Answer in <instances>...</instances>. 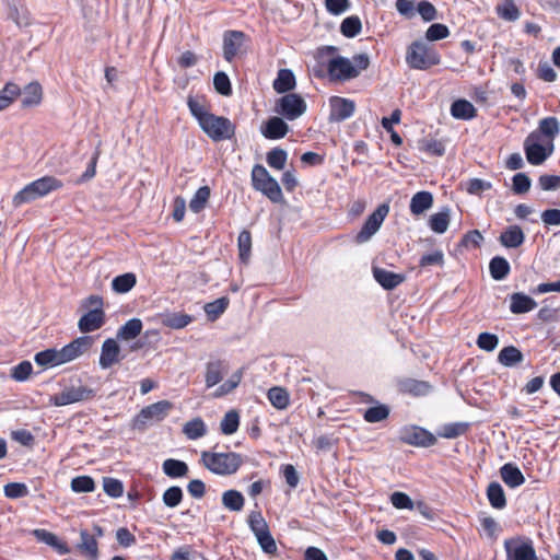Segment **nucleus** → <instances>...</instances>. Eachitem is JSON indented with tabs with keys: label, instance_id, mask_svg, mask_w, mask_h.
<instances>
[{
	"label": "nucleus",
	"instance_id": "f257e3e1",
	"mask_svg": "<svg viewBox=\"0 0 560 560\" xmlns=\"http://www.w3.org/2000/svg\"><path fill=\"white\" fill-rule=\"evenodd\" d=\"M63 187V183L55 176H44L30 184L18 191L12 198V205L15 208L43 198L48 194L59 190Z\"/></svg>",
	"mask_w": 560,
	"mask_h": 560
},
{
	"label": "nucleus",
	"instance_id": "f03ea898",
	"mask_svg": "<svg viewBox=\"0 0 560 560\" xmlns=\"http://www.w3.org/2000/svg\"><path fill=\"white\" fill-rule=\"evenodd\" d=\"M200 460L208 470L219 476L235 474L244 463L242 455L234 452L203 451Z\"/></svg>",
	"mask_w": 560,
	"mask_h": 560
},
{
	"label": "nucleus",
	"instance_id": "7ed1b4c3",
	"mask_svg": "<svg viewBox=\"0 0 560 560\" xmlns=\"http://www.w3.org/2000/svg\"><path fill=\"white\" fill-rule=\"evenodd\" d=\"M406 63L415 70H428L441 63V56L434 47L416 40L407 47Z\"/></svg>",
	"mask_w": 560,
	"mask_h": 560
},
{
	"label": "nucleus",
	"instance_id": "20e7f679",
	"mask_svg": "<svg viewBox=\"0 0 560 560\" xmlns=\"http://www.w3.org/2000/svg\"><path fill=\"white\" fill-rule=\"evenodd\" d=\"M252 185L257 191H260L272 202H280L283 195L280 185L273 178L264 165L256 164L252 170Z\"/></svg>",
	"mask_w": 560,
	"mask_h": 560
},
{
	"label": "nucleus",
	"instance_id": "39448f33",
	"mask_svg": "<svg viewBox=\"0 0 560 560\" xmlns=\"http://www.w3.org/2000/svg\"><path fill=\"white\" fill-rule=\"evenodd\" d=\"M553 143L545 141L538 132H530L524 141L526 160L532 165L542 164L552 153Z\"/></svg>",
	"mask_w": 560,
	"mask_h": 560
},
{
	"label": "nucleus",
	"instance_id": "423d86ee",
	"mask_svg": "<svg viewBox=\"0 0 560 560\" xmlns=\"http://www.w3.org/2000/svg\"><path fill=\"white\" fill-rule=\"evenodd\" d=\"M96 393L93 388L83 385L81 381L65 386L63 389L50 396L49 401L54 406L61 407L75 402L91 400L95 397Z\"/></svg>",
	"mask_w": 560,
	"mask_h": 560
},
{
	"label": "nucleus",
	"instance_id": "0eeeda50",
	"mask_svg": "<svg viewBox=\"0 0 560 560\" xmlns=\"http://www.w3.org/2000/svg\"><path fill=\"white\" fill-rule=\"evenodd\" d=\"M173 405L168 400H160L141 409L135 417L132 427L136 430L143 431L149 425L164 420L170 413Z\"/></svg>",
	"mask_w": 560,
	"mask_h": 560
},
{
	"label": "nucleus",
	"instance_id": "6e6552de",
	"mask_svg": "<svg viewBox=\"0 0 560 560\" xmlns=\"http://www.w3.org/2000/svg\"><path fill=\"white\" fill-rule=\"evenodd\" d=\"M199 126L213 141L231 139L235 133V127L230 119L211 113L203 118Z\"/></svg>",
	"mask_w": 560,
	"mask_h": 560
},
{
	"label": "nucleus",
	"instance_id": "1a4fd4ad",
	"mask_svg": "<svg viewBox=\"0 0 560 560\" xmlns=\"http://www.w3.org/2000/svg\"><path fill=\"white\" fill-rule=\"evenodd\" d=\"M388 212L389 206L387 203L380 205L365 220L363 226L355 236V242L358 244H363L370 241L371 237L380 230Z\"/></svg>",
	"mask_w": 560,
	"mask_h": 560
},
{
	"label": "nucleus",
	"instance_id": "9d476101",
	"mask_svg": "<svg viewBox=\"0 0 560 560\" xmlns=\"http://www.w3.org/2000/svg\"><path fill=\"white\" fill-rule=\"evenodd\" d=\"M275 110L284 118L294 120L306 112V103L300 95L288 93L278 100Z\"/></svg>",
	"mask_w": 560,
	"mask_h": 560
},
{
	"label": "nucleus",
	"instance_id": "9b49d317",
	"mask_svg": "<svg viewBox=\"0 0 560 560\" xmlns=\"http://www.w3.org/2000/svg\"><path fill=\"white\" fill-rule=\"evenodd\" d=\"M327 71L332 80L347 81L358 77L352 61L345 57H334L327 63Z\"/></svg>",
	"mask_w": 560,
	"mask_h": 560
},
{
	"label": "nucleus",
	"instance_id": "f8f14e48",
	"mask_svg": "<svg viewBox=\"0 0 560 560\" xmlns=\"http://www.w3.org/2000/svg\"><path fill=\"white\" fill-rule=\"evenodd\" d=\"M400 440L415 446L428 447L434 445L436 438L429 431L417 425L404 427L400 430Z\"/></svg>",
	"mask_w": 560,
	"mask_h": 560
},
{
	"label": "nucleus",
	"instance_id": "ddd939ff",
	"mask_svg": "<svg viewBox=\"0 0 560 560\" xmlns=\"http://www.w3.org/2000/svg\"><path fill=\"white\" fill-rule=\"evenodd\" d=\"M504 548L506 560H537V555L530 539L521 544L513 539H506Z\"/></svg>",
	"mask_w": 560,
	"mask_h": 560
},
{
	"label": "nucleus",
	"instance_id": "4468645a",
	"mask_svg": "<svg viewBox=\"0 0 560 560\" xmlns=\"http://www.w3.org/2000/svg\"><path fill=\"white\" fill-rule=\"evenodd\" d=\"M94 343V338L91 336L78 337L60 350L62 360L66 363L72 362L75 359L86 353Z\"/></svg>",
	"mask_w": 560,
	"mask_h": 560
},
{
	"label": "nucleus",
	"instance_id": "2eb2a0df",
	"mask_svg": "<svg viewBox=\"0 0 560 560\" xmlns=\"http://www.w3.org/2000/svg\"><path fill=\"white\" fill-rule=\"evenodd\" d=\"M329 119L331 121H342L351 117L355 109V104L353 101L339 96H332L329 101Z\"/></svg>",
	"mask_w": 560,
	"mask_h": 560
},
{
	"label": "nucleus",
	"instance_id": "dca6fc26",
	"mask_svg": "<svg viewBox=\"0 0 560 560\" xmlns=\"http://www.w3.org/2000/svg\"><path fill=\"white\" fill-rule=\"evenodd\" d=\"M245 34L242 31H226L223 35V57L231 62L244 44Z\"/></svg>",
	"mask_w": 560,
	"mask_h": 560
},
{
	"label": "nucleus",
	"instance_id": "f3484780",
	"mask_svg": "<svg viewBox=\"0 0 560 560\" xmlns=\"http://www.w3.org/2000/svg\"><path fill=\"white\" fill-rule=\"evenodd\" d=\"M105 323V312L103 308H93L85 313L78 323L82 332H92L100 329Z\"/></svg>",
	"mask_w": 560,
	"mask_h": 560
},
{
	"label": "nucleus",
	"instance_id": "a211bd4d",
	"mask_svg": "<svg viewBox=\"0 0 560 560\" xmlns=\"http://www.w3.org/2000/svg\"><path fill=\"white\" fill-rule=\"evenodd\" d=\"M120 348L116 340L108 338L102 345L100 366L104 370L110 368L115 363H118L120 358Z\"/></svg>",
	"mask_w": 560,
	"mask_h": 560
},
{
	"label": "nucleus",
	"instance_id": "6ab92c4d",
	"mask_svg": "<svg viewBox=\"0 0 560 560\" xmlns=\"http://www.w3.org/2000/svg\"><path fill=\"white\" fill-rule=\"evenodd\" d=\"M228 372V364L222 360L209 361L206 364L205 382L207 388L219 384Z\"/></svg>",
	"mask_w": 560,
	"mask_h": 560
},
{
	"label": "nucleus",
	"instance_id": "aec40b11",
	"mask_svg": "<svg viewBox=\"0 0 560 560\" xmlns=\"http://www.w3.org/2000/svg\"><path fill=\"white\" fill-rule=\"evenodd\" d=\"M373 276L375 280L386 290H393L405 281V276L393 271L374 267Z\"/></svg>",
	"mask_w": 560,
	"mask_h": 560
},
{
	"label": "nucleus",
	"instance_id": "412c9836",
	"mask_svg": "<svg viewBox=\"0 0 560 560\" xmlns=\"http://www.w3.org/2000/svg\"><path fill=\"white\" fill-rule=\"evenodd\" d=\"M80 538L81 541L77 546L80 553L88 560H96L98 557V546L95 537L86 529H82Z\"/></svg>",
	"mask_w": 560,
	"mask_h": 560
},
{
	"label": "nucleus",
	"instance_id": "4be33fe9",
	"mask_svg": "<svg viewBox=\"0 0 560 560\" xmlns=\"http://www.w3.org/2000/svg\"><path fill=\"white\" fill-rule=\"evenodd\" d=\"M537 307V302L522 292L513 293L510 296V311L513 314L528 313Z\"/></svg>",
	"mask_w": 560,
	"mask_h": 560
},
{
	"label": "nucleus",
	"instance_id": "5701e85b",
	"mask_svg": "<svg viewBox=\"0 0 560 560\" xmlns=\"http://www.w3.org/2000/svg\"><path fill=\"white\" fill-rule=\"evenodd\" d=\"M32 534L38 541L50 546L56 551H58V553H60V555H68L70 552V548L68 547V545L65 541H61L51 532H48V530L42 529V528H37V529H34Z\"/></svg>",
	"mask_w": 560,
	"mask_h": 560
},
{
	"label": "nucleus",
	"instance_id": "b1692460",
	"mask_svg": "<svg viewBox=\"0 0 560 560\" xmlns=\"http://www.w3.org/2000/svg\"><path fill=\"white\" fill-rule=\"evenodd\" d=\"M261 132L267 139H281L289 132V126L283 119L275 116L266 121Z\"/></svg>",
	"mask_w": 560,
	"mask_h": 560
},
{
	"label": "nucleus",
	"instance_id": "393cba45",
	"mask_svg": "<svg viewBox=\"0 0 560 560\" xmlns=\"http://www.w3.org/2000/svg\"><path fill=\"white\" fill-rule=\"evenodd\" d=\"M34 361L43 369H51L65 364L60 350L49 348L35 354Z\"/></svg>",
	"mask_w": 560,
	"mask_h": 560
},
{
	"label": "nucleus",
	"instance_id": "a878e982",
	"mask_svg": "<svg viewBox=\"0 0 560 560\" xmlns=\"http://www.w3.org/2000/svg\"><path fill=\"white\" fill-rule=\"evenodd\" d=\"M500 476L503 482L512 489L517 488L525 482L524 475L520 468L512 463H506L500 468Z\"/></svg>",
	"mask_w": 560,
	"mask_h": 560
},
{
	"label": "nucleus",
	"instance_id": "bb28decb",
	"mask_svg": "<svg viewBox=\"0 0 560 560\" xmlns=\"http://www.w3.org/2000/svg\"><path fill=\"white\" fill-rule=\"evenodd\" d=\"M21 103L23 107H33L40 104L43 98V90L38 82L28 83L23 90L21 89Z\"/></svg>",
	"mask_w": 560,
	"mask_h": 560
},
{
	"label": "nucleus",
	"instance_id": "cd10ccee",
	"mask_svg": "<svg viewBox=\"0 0 560 560\" xmlns=\"http://www.w3.org/2000/svg\"><path fill=\"white\" fill-rule=\"evenodd\" d=\"M500 243L506 248L520 247L525 241V234L521 226L510 225L500 235Z\"/></svg>",
	"mask_w": 560,
	"mask_h": 560
},
{
	"label": "nucleus",
	"instance_id": "c85d7f7f",
	"mask_svg": "<svg viewBox=\"0 0 560 560\" xmlns=\"http://www.w3.org/2000/svg\"><path fill=\"white\" fill-rule=\"evenodd\" d=\"M8 18L13 21L18 27H26L31 25V15L28 10L20 3L10 2L8 4Z\"/></svg>",
	"mask_w": 560,
	"mask_h": 560
},
{
	"label": "nucleus",
	"instance_id": "c756f323",
	"mask_svg": "<svg viewBox=\"0 0 560 560\" xmlns=\"http://www.w3.org/2000/svg\"><path fill=\"white\" fill-rule=\"evenodd\" d=\"M535 132L540 133L545 141H551V143H553V140L560 133L559 120L552 116L542 118L539 121L538 130Z\"/></svg>",
	"mask_w": 560,
	"mask_h": 560
},
{
	"label": "nucleus",
	"instance_id": "7c9ffc66",
	"mask_svg": "<svg viewBox=\"0 0 560 560\" xmlns=\"http://www.w3.org/2000/svg\"><path fill=\"white\" fill-rule=\"evenodd\" d=\"M433 205V196L429 191H418L410 200V212L415 215H419L424 211L429 210Z\"/></svg>",
	"mask_w": 560,
	"mask_h": 560
},
{
	"label": "nucleus",
	"instance_id": "2f4dec72",
	"mask_svg": "<svg viewBox=\"0 0 560 560\" xmlns=\"http://www.w3.org/2000/svg\"><path fill=\"white\" fill-rule=\"evenodd\" d=\"M273 90L279 93H287L295 88V77L290 69H280L273 81Z\"/></svg>",
	"mask_w": 560,
	"mask_h": 560
},
{
	"label": "nucleus",
	"instance_id": "473e14b6",
	"mask_svg": "<svg viewBox=\"0 0 560 560\" xmlns=\"http://www.w3.org/2000/svg\"><path fill=\"white\" fill-rule=\"evenodd\" d=\"M451 114L454 118L469 120L477 116V109L467 100H457L451 106Z\"/></svg>",
	"mask_w": 560,
	"mask_h": 560
},
{
	"label": "nucleus",
	"instance_id": "72a5a7b5",
	"mask_svg": "<svg viewBox=\"0 0 560 560\" xmlns=\"http://www.w3.org/2000/svg\"><path fill=\"white\" fill-rule=\"evenodd\" d=\"M487 498L492 508L502 510L506 506V498L502 486L497 482H490L487 488Z\"/></svg>",
	"mask_w": 560,
	"mask_h": 560
},
{
	"label": "nucleus",
	"instance_id": "f704fd0d",
	"mask_svg": "<svg viewBox=\"0 0 560 560\" xmlns=\"http://www.w3.org/2000/svg\"><path fill=\"white\" fill-rule=\"evenodd\" d=\"M162 469L170 478L186 477L189 471L188 465L185 462L174 458L165 459L163 462Z\"/></svg>",
	"mask_w": 560,
	"mask_h": 560
},
{
	"label": "nucleus",
	"instance_id": "c9c22d12",
	"mask_svg": "<svg viewBox=\"0 0 560 560\" xmlns=\"http://www.w3.org/2000/svg\"><path fill=\"white\" fill-rule=\"evenodd\" d=\"M267 397L270 404L279 410L287 409L290 404V395L283 387H271L267 393Z\"/></svg>",
	"mask_w": 560,
	"mask_h": 560
},
{
	"label": "nucleus",
	"instance_id": "e433bc0d",
	"mask_svg": "<svg viewBox=\"0 0 560 560\" xmlns=\"http://www.w3.org/2000/svg\"><path fill=\"white\" fill-rule=\"evenodd\" d=\"M142 330V322L139 318L127 320L117 331V338L120 340H132L140 335Z\"/></svg>",
	"mask_w": 560,
	"mask_h": 560
},
{
	"label": "nucleus",
	"instance_id": "4c0bfd02",
	"mask_svg": "<svg viewBox=\"0 0 560 560\" xmlns=\"http://www.w3.org/2000/svg\"><path fill=\"white\" fill-rule=\"evenodd\" d=\"M21 94V88L14 82H8L0 91V112L8 108Z\"/></svg>",
	"mask_w": 560,
	"mask_h": 560
},
{
	"label": "nucleus",
	"instance_id": "58836bf2",
	"mask_svg": "<svg viewBox=\"0 0 560 560\" xmlns=\"http://www.w3.org/2000/svg\"><path fill=\"white\" fill-rule=\"evenodd\" d=\"M510 270V264L504 257L495 256L490 260L489 271L494 280H503Z\"/></svg>",
	"mask_w": 560,
	"mask_h": 560
},
{
	"label": "nucleus",
	"instance_id": "ea45409f",
	"mask_svg": "<svg viewBox=\"0 0 560 560\" xmlns=\"http://www.w3.org/2000/svg\"><path fill=\"white\" fill-rule=\"evenodd\" d=\"M183 433L189 440H198L206 435L207 427L201 418H195L184 424Z\"/></svg>",
	"mask_w": 560,
	"mask_h": 560
},
{
	"label": "nucleus",
	"instance_id": "a19ab883",
	"mask_svg": "<svg viewBox=\"0 0 560 560\" xmlns=\"http://www.w3.org/2000/svg\"><path fill=\"white\" fill-rule=\"evenodd\" d=\"M137 283V277L132 272H127L120 276H117L112 281V289L116 293H127L129 292Z\"/></svg>",
	"mask_w": 560,
	"mask_h": 560
},
{
	"label": "nucleus",
	"instance_id": "79ce46f5",
	"mask_svg": "<svg viewBox=\"0 0 560 560\" xmlns=\"http://www.w3.org/2000/svg\"><path fill=\"white\" fill-rule=\"evenodd\" d=\"M524 359L523 353L515 347H504L498 355V361L504 366H513Z\"/></svg>",
	"mask_w": 560,
	"mask_h": 560
},
{
	"label": "nucleus",
	"instance_id": "37998d69",
	"mask_svg": "<svg viewBox=\"0 0 560 560\" xmlns=\"http://www.w3.org/2000/svg\"><path fill=\"white\" fill-rule=\"evenodd\" d=\"M244 497L237 490H228L222 494V504L230 511L238 512L244 506Z\"/></svg>",
	"mask_w": 560,
	"mask_h": 560
},
{
	"label": "nucleus",
	"instance_id": "c03bdc74",
	"mask_svg": "<svg viewBox=\"0 0 560 560\" xmlns=\"http://www.w3.org/2000/svg\"><path fill=\"white\" fill-rule=\"evenodd\" d=\"M389 408L386 405L378 404L376 406L368 408L363 413V419L369 423L381 422L388 418Z\"/></svg>",
	"mask_w": 560,
	"mask_h": 560
},
{
	"label": "nucleus",
	"instance_id": "a18cd8bd",
	"mask_svg": "<svg viewBox=\"0 0 560 560\" xmlns=\"http://www.w3.org/2000/svg\"><path fill=\"white\" fill-rule=\"evenodd\" d=\"M448 224H450V210L448 209H445L444 211L432 214L429 220V225H430L431 230L439 234L446 232Z\"/></svg>",
	"mask_w": 560,
	"mask_h": 560
},
{
	"label": "nucleus",
	"instance_id": "49530a36",
	"mask_svg": "<svg viewBox=\"0 0 560 560\" xmlns=\"http://www.w3.org/2000/svg\"><path fill=\"white\" fill-rule=\"evenodd\" d=\"M229 303L230 300L226 296H222L213 302L207 303L203 310L210 320H215L221 314L225 312Z\"/></svg>",
	"mask_w": 560,
	"mask_h": 560
},
{
	"label": "nucleus",
	"instance_id": "de8ad7c7",
	"mask_svg": "<svg viewBox=\"0 0 560 560\" xmlns=\"http://www.w3.org/2000/svg\"><path fill=\"white\" fill-rule=\"evenodd\" d=\"M243 377V370L235 371L226 382L219 386L213 393L214 397H222L233 392L241 383Z\"/></svg>",
	"mask_w": 560,
	"mask_h": 560
},
{
	"label": "nucleus",
	"instance_id": "09e8293b",
	"mask_svg": "<svg viewBox=\"0 0 560 560\" xmlns=\"http://www.w3.org/2000/svg\"><path fill=\"white\" fill-rule=\"evenodd\" d=\"M361 28L362 23L357 15L346 18L340 25L341 34L348 38L357 36L361 32Z\"/></svg>",
	"mask_w": 560,
	"mask_h": 560
},
{
	"label": "nucleus",
	"instance_id": "8fccbe9b",
	"mask_svg": "<svg viewBox=\"0 0 560 560\" xmlns=\"http://www.w3.org/2000/svg\"><path fill=\"white\" fill-rule=\"evenodd\" d=\"M240 425V415L235 410L228 411L220 423L223 434L231 435L235 433Z\"/></svg>",
	"mask_w": 560,
	"mask_h": 560
},
{
	"label": "nucleus",
	"instance_id": "3c124183",
	"mask_svg": "<svg viewBox=\"0 0 560 560\" xmlns=\"http://www.w3.org/2000/svg\"><path fill=\"white\" fill-rule=\"evenodd\" d=\"M468 429L469 423L467 422L446 423L442 427L441 432L439 434L445 439H455L465 434L468 431Z\"/></svg>",
	"mask_w": 560,
	"mask_h": 560
},
{
	"label": "nucleus",
	"instance_id": "603ef678",
	"mask_svg": "<svg viewBox=\"0 0 560 560\" xmlns=\"http://www.w3.org/2000/svg\"><path fill=\"white\" fill-rule=\"evenodd\" d=\"M210 198V188L208 186L200 187L189 202L192 212L198 213L206 207Z\"/></svg>",
	"mask_w": 560,
	"mask_h": 560
},
{
	"label": "nucleus",
	"instance_id": "864d4df0",
	"mask_svg": "<svg viewBox=\"0 0 560 560\" xmlns=\"http://www.w3.org/2000/svg\"><path fill=\"white\" fill-rule=\"evenodd\" d=\"M498 15L505 21H516L520 18V10L512 0H505L497 5Z\"/></svg>",
	"mask_w": 560,
	"mask_h": 560
},
{
	"label": "nucleus",
	"instance_id": "5fc2aeb1",
	"mask_svg": "<svg viewBox=\"0 0 560 560\" xmlns=\"http://www.w3.org/2000/svg\"><path fill=\"white\" fill-rule=\"evenodd\" d=\"M288 153L283 149L275 148L267 153V163L275 170H283L287 163Z\"/></svg>",
	"mask_w": 560,
	"mask_h": 560
},
{
	"label": "nucleus",
	"instance_id": "6e6d98bb",
	"mask_svg": "<svg viewBox=\"0 0 560 560\" xmlns=\"http://www.w3.org/2000/svg\"><path fill=\"white\" fill-rule=\"evenodd\" d=\"M237 245H238V252H240V259L243 262H247L250 256V249H252V235L250 232L247 230H243L237 238Z\"/></svg>",
	"mask_w": 560,
	"mask_h": 560
},
{
	"label": "nucleus",
	"instance_id": "4d7b16f0",
	"mask_svg": "<svg viewBox=\"0 0 560 560\" xmlns=\"http://www.w3.org/2000/svg\"><path fill=\"white\" fill-rule=\"evenodd\" d=\"M183 490L180 487H177V486H173V487H170L167 488L163 495H162V500H163V503L167 506V508H176L177 505H179V503L182 502L183 500Z\"/></svg>",
	"mask_w": 560,
	"mask_h": 560
},
{
	"label": "nucleus",
	"instance_id": "13d9d810",
	"mask_svg": "<svg viewBox=\"0 0 560 560\" xmlns=\"http://www.w3.org/2000/svg\"><path fill=\"white\" fill-rule=\"evenodd\" d=\"M213 86L214 90L223 96H230L232 94L231 81L225 72L219 71L214 74Z\"/></svg>",
	"mask_w": 560,
	"mask_h": 560
},
{
	"label": "nucleus",
	"instance_id": "bf43d9fd",
	"mask_svg": "<svg viewBox=\"0 0 560 560\" xmlns=\"http://www.w3.org/2000/svg\"><path fill=\"white\" fill-rule=\"evenodd\" d=\"M71 489L77 493L92 492L95 489V482L90 476H78L71 480Z\"/></svg>",
	"mask_w": 560,
	"mask_h": 560
},
{
	"label": "nucleus",
	"instance_id": "052dcab7",
	"mask_svg": "<svg viewBox=\"0 0 560 560\" xmlns=\"http://www.w3.org/2000/svg\"><path fill=\"white\" fill-rule=\"evenodd\" d=\"M187 105L191 115L198 120V124H200L203 118L210 114L207 110L203 102L197 97L189 96L187 100Z\"/></svg>",
	"mask_w": 560,
	"mask_h": 560
},
{
	"label": "nucleus",
	"instance_id": "680f3d73",
	"mask_svg": "<svg viewBox=\"0 0 560 560\" xmlns=\"http://www.w3.org/2000/svg\"><path fill=\"white\" fill-rule=\"evenodd\" d=\"M450 30L445 24L434 23L425 32V38L429 42H435L448 37Z\"/></svg>",
	"mask_w": 560,
	"mask_h": 560
},
{
	"label": "nucleus",
	"instance_id": "e2e57ef3",
	"mask_svg": "<svg viewBox=\"0 0 560 560\" xmlns=\"http://www.w3.org/2000/svg\"><path fill=\"white\" fill-rule=\"evenodd\" d=\"M248 525L255 536L269 530V527L260 512H253L248 516Z\"/></svg>",
	"mask_w": 560,
	"mask_h": 560
},
{
	"label": "nucleus",
	"instance_id": "0e129e2a",
	"mask_svg": "<svg viewBox=\"0 0 560 560\" xmlns=\"http://www.w3.org/2000/svg\"><path fill=\"white\" fill-rule=\"evenodd\" d=\"M103 488L105 493L112 498H119L124 493L122 482L115 478L105 477L103 479Z\"/></svg>",
	"mask_w": 560,
	"mask_h": 560
},
{
	"label": "nucleus",
	"instance_id": "69168bd1",
	"mask_svg": "<svg viewBox=\"0 0 560 560\" xmlns=\"http://www.w3.org/2000/svg\"><path fill=\"white\" fill-rule=\"evenodd\" d=\"M444 265V254L442 250L436 249L430 254L423 255L419 260V266L422 268L431 267V266H440Z\"/></svg>",
	"mask_w": 560,
	"mask_h": 560
},
{
	"label": "nucleus",
	"instance_id": "338daca9",
	"mask_svg": "<svg viewBox=\"0 0 560 560\" xmlns=\"http://www.w3.org/2000/svg\"><path fill=\"white\" fill-rule=\"evenodd\" d=\"M530 184V178L525 173H517L512 178V189L517 195L527 192Z\"/></svg>",
	"mask_w": 560,
	"mask_h": 560
},
{
	"label": "nucleus",
	"instance_id": "774afa93",
	"mask_svg": "<svg viewBox=\"0 0 560 560\" xmlns=\"http://www.w3.org/2000/svg\"><path fill=\"white\" fill-rule=\"evenodd\" d=\"M499 345V338L494 334L481 332L477 338V346L488 352L493 351Z\"/></svg>",
	"mask_w": 560,
	"mask_h": 560
}]
</instances>
